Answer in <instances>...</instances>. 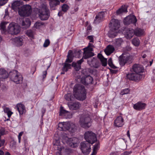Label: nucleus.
I'll return each instance as SVG.
<instances>
[{
  "instance_id": "obj_1",
  "label": "nucleus",
  "mask_w": 155,
  "mask_h": 155,
  "mask_svg": "<svg viewBox=\"0 0 155 155\" xmlns=\"http://www.w3.org/2000/svg\"><path fill=\"white\" fill-rule=\"evenodd\" d=\"M132 73L127 74V77L130 80L138 81L144 77L142 73L144 68H130Z\"/></svg>"
},
{
  "instance_id": "obj_2",
  "label": "nucleus",
  "mask_w": 155,
  "mask_h": 155,
  "mask_svg": "<svg viewBox=\"0 0 155 155\" xmlns=\"http://www.w3.org/2000/svg\"><path fill=\"white\" fill-rule=\"evenodd\" d=\"M75 96L78 100L83 101L86 98L87 92L84 86L80 84L75 85L73 88Z\"/></svg>"
},
{
  "instance_id": "obj_3",
  "label": "nucleus",
  "mask_w": 155,
  "mask_h": 155,
  "mask_svg": "<svg viewBox=\"0 0 155 155\" xmlns=\"http://www.w3.org/2000/svg\"><path fill=\"white\" fill-rule=\"evenodd\" d=\"M39 16L42 20H47L50 16V12L47 5L42 4L38 10Z\"/></svg>"
},
{
  "instance_id": "obj_4",
  "label": "nucleus",
  "mask_w": 155,
  "mask_h": 155,
  "mask_svg": "<svg viewBox=\"0 0 155 155\" xmlns=\"http://www.w3.org/2000/svg\"><path fill=\"white\" fill-rule=\"evenodd\" d=\"M8 77L16 84L21 83L22 82V76L16 70H13L10 72L8 74Z\"/></svg>"
},
{
  "instance_id": "obj_5",
  "label": "nucleus",
  "mask_w": 155,
  "mask_h": 155,
  "mask_svg": "<svg viewBox=\"0 0 155 155\" xmlns=\"http://www.w3.org/2000/svg\"><path fill=\"white\" fill-rule=\"evenodd\" d=\"M59 130L66 131L68 130L71 133L74 132L76 130L74 124L69 122H60L58 125Z\"/></svg>"
},
{
  "instance_id": "obj_6",
  "label": "nucleus",
  "mask_w": 155,
  "mask_h": 155,
  "mask_svg": "<svg viewBox=\"0 0 155 155\" xmlns=\"http://www.w3.org/2000/svg\"><path fill=\"white\" fill-rule=\"evenodd\" d=\"M79 122L81 126L85 129L89 128L91 125V120L88 115L82 116L80 117Z\"/></svg>"
},
{
  "instance_id": "obj_7",
  "label": "nucleus",
  "mask_w": 155,
  "mask_h": 155,
  "mask_svg": "<svg viewBox=\"0 0 155 155\" xmlns=\"http://www.w3.org/2000/svg\"><path fill=\"white\" fill-rule=\"evenodd\" d=\"M31 12V6L29 5H23L19 9L18 13L21 16H28L30 15Z\"/></svg>"
},
{
  "instance_id": "obj_8",
  "label": "nucleus",
  "mask_w": 155,
  "mask_h": 155,
  "mask_svg": "<svg viewBox=\"0 0 155 155\" xmlns=\"http://www.w3.org/2000/svg\"><path fill=\"white\" fill-rule=\"evenodd\" d=\"M84 138L86 141L92 144L97 141L96 135L91 131H87L84 134Z\"/></svg>"
},
{
  "instance_id": "obj_9",
  "label": "nucleus",
  "mask_w": 155,
  "mask_h": 155,
  "mask_svg": "<svg viewBox=\"0 0 155 155\" xmlns=\"http://www.w3.org/2000/svg\"><path fill=\"white\" fill-rule=\"evenodd\" d=\"M8 32L12 35H16L20 32V27L14 23H10L8 27Z\"/></svg>"
},
{
  "instance_id": "obj_10",
  "label": "nucleus",
  "mask_w": 155,
  "mask_h": 155,
  "mask_svg": "<svg viewBox=\"0 0 155 155\" xmlns=\"http://www.w3.org/2000/svg\"><path fill=\"white\" fill-rule=\"evenodd\" d=\"M81 149L82 153L85 155L88 154L91 151L90 143L87 141H83L81 143Z\"/></svg>"
},
{
  "instance_id": "obj_11",
  "label": "nucleus",
  "mask_w": 155,
  "mask_h": 155,
  "mask_svg": "<svg viewBox=\"0 0 155 155\" xmlns=\"http://www.w3.org/2000/svg\"><path fill=\"white\" fill-rule=\"evenodd\" d=\"M137 21V20L135 15H130L124 19L123 23L125 25L132 24L134 25H136V23Z\"/></svg>"
},
{
  "instance_id": "obj_12",
  "label": "nucleus",
  "mask_w": 155,
  "mask_h": 155,
  "mask_svg": "<svg viewBox=\"0 0 155 155\" xmlns=\"http://www.w3.org/2000/svg\"><path fill=\"white\" fill-rule=\"evenodd\" d=\"M110 30L112 31L118 30L120 26V23L117 19H112L109 24Z\"/></svg>"
},
{
  "instance_id": "obj_13",
  "label": "nucleus",
  "mask_w": 155,
  "mask_h": 155,
  "mask_svg": "<svg viewBox=\"0 0 155 155\" xmlns=\"http://www.w3.org/2000/svg\"><path fill=\"white\" fill-rule=\"evenodd\" d=\"M19 24L22 26V28L25 29L27 28L30 26L31 24V21L28 18H20Z\"/></svg>"
},
{
  "instance_id": "obj_14",
  "label": "nucleus",
  "mask_w": 155,
  "mask_h": 155,
  "mask_svg": "<svg viewBox=\"0 0 155 155\" xmlns=\"http://www.w3.org/2000/svg\"><path fill=\"white\" fill-rule=\"evenodd\" d=\"M104 12L103 11L99 12L96 16L94 20V23L98 24L103 21Z\"/></svg>"
},
{
  "instance_id": "obj_15",
  "label": "nucleus",
  "mask_w": 155,
  "mask_h": 155,
  "mask_svg": "<svg viewBox=\"0 0 155 155\" xmlns=\"http://www.w3.org/2000/svg\"><path fill=\"white\" fill-rule=\"evenodd\" d=\"M147 106L146 104L139 101L134 105V109L137 110H141L144 109Z\"/></svg>"
},
{
  "instance_id": "obj_16",
  "label": "nucleus",
  "mask_w": 155,
  "mask_h": 155,
  "mask_svg": "<svg viewBox=\"0 0 155 155\" xmlns=\"http://www.w3.org/2000/svg\"><path fill=\"white\" fill-rule=\"evenodd\" d=\"M124 124V120L121 116L117 117L114 120V125L116 127H121Z\"/></svg>"
},
{
  "instance_id": "obj_17",
  "label": "nucleus",
  "mask_w": 155,
  "mask_h": 155,
  "mask_svg": "<svg viewBox=\"0 0 155 155\" xmlns=\"http://www.w3.org/2000/svg\"><path fill=\"white\" fill-rule=\"evenodd\" d=\"M90 49V48L89 47L84 48L83 59H87L94 56V54L90 51L91 50Z\"/></svg>"
},
{
  "instance_id": "obj_18",
  "label": "nucleus",
  "mask_w": 155,
  "mask_h": 155,
  "mask_svg": "<svg viewBox=\"0 0 155 155\" xmlns=\"http://www.w3.org/2000/svg\"><path fill=\"white\" fill-rule=\"evenodd\" d=\"M120 64L121 67L123 66L125 64H130L132 62V58L130 56L124 57L120 60Z\"/></svg>"
},
{
  "instance_id": "obj_19",
  "label": "nucleus",
  "mask_w": 155,
  "mask_h": 155,
  "mask_svg": "<svg viewBox=\"0 0 155 155\" xmlns=\"http://www.w3.org/2000/svg\"><path fill=\"white\" fill-rule=\"evenodd\" d=\"M93 81L92 77L90 75H87L84 77H82L81 79V82L85 84H92Z\"/></svg>"
},
{
  "instance_id": "obj_20",
  "label": "nucleus",
  "mask_w": 155,
  "mask_h": 155,
  "mask_svg": "<svg viewBox=\"0 0 155 155\" xmlns=\"http://www.w3.org/2000/svg\"><path fill=\"white\" fill-rule=\"evenodd\" d=\"M135 35L134 30L132 28H129L127 29L125 32V36L127 39H130Z\"/></svg>"
},
{
  "instance_id": "obj_21",
  "label": "nucleus",
  "mask_w": 155,
  "mask_h": 155,
  "mask_svg": "<svg viewBox=\"0 0 155 155\" xmlns=\"http://www.w3.org/2000/svg\"><path fill=\"white\" fill-rule=\"evenodd\" d=\"M15 109L18 110L20 115L23 114L25 110V106L21 103L17 104Z\"/></svg>"
},
{
  "instance_id": "obj_22",
  "label": "nucleus",
  "mask_w": 155,
  "mask_h": 155,
  "mask_svg": "<svg viewBox=\"0 0 155 155\" xmlns=\"http://www.w3.org/2000/svg\"><path fill=\"white\" fill-rule=\"evenodd\" d=\"M14 44L17 47L22 46L23 44V39L22 38L20 37H16L14 38Z\"/></svg>"
},
{
  "instance_id": "obj_23",
  "label": "nucleus",
  "mask_w": 155,
  "mask_h": 155,
  "mask_svg": "<svg viewBox=\"0 0 155 155\" xmlns=\"http://www.w3.org/2000/svg\"><path fill=\"white\" fill-rule=\"evenodd\" d=\"M68 106L71 110H76L81 107V104L78 102H75L72 104H68Z\"/></svg>"
},
{
  "instance_id": "obj_24",
  "label": "nucleus",
  "mask_w": 155,
  "mask_h": 155,
  "mask_svg": "<svg viewBox=\"0 0 155 155\" xmlns=\"http://www.w3.org/2000/svg\"><path fill=\"white\" fill-rule=\"evenodd\" d=\"M8 77V74L4 68H0V79H5Z\"/></svg>"
},
{
  "instance_id": "obj_25",
  "label": "nucleus",
  "mask_w": 155,
  "mask_h": 155,
  "mask_svg": "<svg viewBox=\"0 0 155 155\" xmlns=\"http://www.w3.org/2000/svg\"><path fill=\"white\" fill-rule=\"evenodd\" d=\"M115 50L114 47L111 45H108L105 50V52L107 55H109L113 53Z\"/></svg>"
},
{
  "instance_id": "obj_26",
  "label": "nucleus",
  "mask_w": 155,
  "mask_h": 155,
  "mask_svg": "<svg viewBox=\"0 0 155 155\" xmlns=\"http://www.w3.org/2000/svg\"><path fill=\"white\" fill-rule=\"evenodd\" d=\"M83 61V58L76 62L74 61L72 63V66L74 68H81V64Z\"/></svg>"
},
{
  "instance_id": "obj_27",
  "label": "nucleus",
  "mask_w": 155,
  "mask_h": 155,
  "mask_svg": "<svg viewBox=\"0 0 155 155\" xmlns=\"http://www.w3.org/2000/svg\"><path fill=\"white\" fill-rule=\"evenodd\" d=\"M134 30V34L137 36L140 37L144 33V30L141 28H137Z\"/></svg>"
},
{
  "instance_id": "obj_28",
  "label": "nucleus",
  "mask_w": 155,
  "mask_h": 155,
  "mask_svg": "<svg viewBox=\"0 0 155 155\" xmlns=\"http://www.w3.org/2000/svg\"><path fill=\"white\" fill-rule=\"evenodd\" d=\"M75 95L71 93H68L64 95L65 100L67 101H73L75 98Z\"/></svg>"
},
{
  "instance_id": "obj_29",
  "label": "nucleus",
  "mask_w": 155,
  "mask_h": 155,
  "mask_svg": "<svg viewBox=\"0 0 155 155\" xmlns=\"http://www.w3.org/2000/svg\"><path fill=\"white\" fill-rule=\"evenodd\" d=\"M78 139L76 138H72L70 139L71 146L73 148H75L77 146Z\"/></svg>"
},
{
  "instance_id": "obj_30",
  "label": "nucleus",
  "mask_w": 155,
  "mask_h": 155,
  "mask_svg": "<svg viewBox=\"0 0 155 155\" xmlns=\"http://www.w3.org/2000/svg\"><path fill=\"white\" fill-rule=\"evenodd\" d=\"M127 12V9L125 7L122 6L121 8L116 11L117 14L120 15L124 12Z\"/></svg>"
},
{
  "instance_id": "obj_31",
  "label": "nucleus",
  "mask_w": 155,
  "mask_h": 155,
  "mask_svg": "<svg viewBox=\"0 0 155 155\" xmlns=\"http://www.w3.org/2000/svg\"><path fill=\"white\" fill-rule=\"evenodd\" d=\"M5 130L4 128H2L0 129V147L3 146L4 143V140H1V136L4 134Z\"/></svg>"
},
{
  "instance_id": "obj_32",
  "label": "nucleus",
  "mask_w": 155,
  "mask_h": 155,
  "mask_svg": "<svg viewBox=\"0 0 155 155\" xmlns=\"http://www.w3.org/2000/svg\"><path fill=\"white\" fill-rule=\"evenodd\" d=\"M3 108L4 111L5 113H7L8 115V117L10 118L12 115L13 114V112H12L10 110L8 107H5L4 106L3 107Z\"/></svg>"
},
{
  "instance_id": "obj_33",
  "label": "nucleus",
  "mask_w": 155,
  "mask_h": 155,
  "mask_svg": "<svg viewBox=\"0 0 155 155\" xmlns=\"http://www.w3.org/2000/svg\"><path fill=\"white\" fill-rule=\"evenodd\" d=\"M123 41V40L121 38L117 39L114 44V45L117 48L120 46Z\"/></svg>"
},
{
  "instance_id": "obj_34",
  "label": "nucleus",
  "mask_w": 155,
  "mask_h": 155,
  "mask_svg": "<svg viewBox=\"0 0 155 155\" xmlns=\"http://www.w3.org/2000/svg\"><path fill=\"white\" fill-rule=\"evenodd\" d=\"M132 43L135 46H138L140 43V41L137 38H134L132 41Z\"/></svg>"
},
{
  "instance_id": "obj_35",
  "label": "nucleus",
  "mask_w": 155,
  "mask_h": 155,
  "mask_svg": "<svg viewBox=\"0 0 155 155\" xmlns=\"http://www.w3.org/2000/svg\"><path fill=\"white\" fill-rule=\"evenodd\" d=\"M7 24V23L5 22H2L0 24V29L2 32H5L6 31L5 25Z\"/></svg>"
},
{
  "instance_id": "obj_36",
  "label": "nucleus",
  "mask_w": 155,
  "mask_h": 155,
  "mask_svg": "<svg viewBox=\"0 0 155 155\" xmlns=\"http://www.w3.org/2000/svg\"><path fill=\"white\" fill-rule=\"evenodd\" d=\"M96 143L94 145L93 149V151L94 152H96V151L98 150V149L100 147V143L99 141H97V140L96 141Z\"/></svg>"
},
{
  "instance_id": "obj_37",
  "label": "nucleus",
  "mask_w": 155,
  "mask_h": 155,
  "mask_svg": "<svg viewBox=\"0 0 155 155\" xmlns=\"http://www.w3.org/2000/svg\"><path fill=\"white\" fill-rule=\"evenodd\" d=\"M107 63L110 68H118L117 67L115 66L113 64L112 61V59L111 58H110L108 59L107 61Z\"/></svg>"
},
{
  "instance_id": "obj_38",
  "label": "nucleus",
  "mask_w": 155,
  "mask_h": 155,
  "mask_svg": "<svg viewBox=\"0 0 155 155\" xmlns=\"http://www.w3.org/2000/svg\"><path fill=\"white\" fill-rule=\"evenodd\" d=\"M69 6L66 4H64L61 6L62 10L64 12H66L69 9Z\"/></svg>"
},
{
  "instance_id": "obj_39",
  "label": "nucleus",
  "mask_w": 155,
  "mask_h": 155,
  "mask_svg": "<svg viewBox=\"0 0 155 155\" xmlns=\"http://www.w3.org/2000/svg\"><path fill=\"white\" fill-rule=\"evenodd\" d=\"M68 113V111L64 110L63 107H61L59 114L60 116H63Z\"/></svg>"
},
{
  "instance_id": "obj_40",
  "label": "nucleus",
  "mask_w": 155,
  "mask_h": 155,
  "mask_svg": "<svg viewBox=\"0 0 155 155\" xmlns=\"http://www.w3.org/2000/svg\"><path fill=\"white\" fill-rule=\"evenodd\" d=\"M20 3L19 1H15L12 4V6L13 8H17L20 6Z\"/></svg>"
},
{
  "instance_id": "obj_41",
  "label": "nucleus",
  "mask_w": 155,
  "mask_h": 155,
  "mask_svg": "<svg viewBox=\"0 0 155 155\" xmlns=\"http://www.w3.org/2000/svg\"><path fill=\"white\" fill-rule=\"evenodd\" d=\"M130 90L128 88L125 89L121 91L120 94L123 95L124 94H128L129 93Z\"/></svg>"
},
{
  "instance_id": "obj_42",
  "label": "nucleus",
  "mask_w": 155,
  "mask_h": 155,
  "mask_svg": "<svg viewBox=\"0 0 155 155\" xmlns=\"http://www.w3.org/2000/svg\"><path fill=\"white\" fill-rule=\"evenodd\" d=\"M26 34L29 37L33 38L34 35L32 31L31 30H28Z\"/></svg>"
},
{
  "instance_id": "obj_43",
  "label": "nucleus",
  "mask_w": 155,
  "mask_h": 155,
  "mask_svg": "<svg viewBox=\"0 0 155 155\" xmlns=\"http://www.w3.org/2000/svg\"><path fill=\"white\" fill-rule=\"evenodd\" d=\"M44 23L41 22H37L34 25V26L37 28H38L40 26L44 25Z\"/></svg>"
},
{
  "instance_id": "obj_44",
  "label": "nucleus",
  "mask_w": 155,
  "mask_h": 155,
  "mask_svg": "<svg viewBox=\"0 0 155 155\" xmlns=\"http://www.w3.org/2000/svg\"><path fill=\"white\" fill-rule=\"evenodd\" d=\"M57 148H58V150H59V152H58V153L57 154V155H58V154L59 155H62L63 151L64 150V148L62 147H59L57 145Z\"/></svg>"
},
{
  "instance_id": "obj_45",
  "label": "nucleus",
  "mask_w": 155,
  "mask_h": 155,
  "mask_svg": "<svg viewBox=\"0 0 155 155\" xmlns=\"http://www.w3.org/2000/svg\"><path fill=\"white\" fill-rule=\"evenodd\" d=\"M110 72V73L112 74H117L118 71L117 69H116V68H108Z\"/></svg>"
},
{
  "instance_id": "obj_46",
  "label": "nucleus",
  "mask_w": 155,
  "mask_h": 155,
  "mask_svg": "<svg viewBox=\"0 0 155 155\" xmlns=\"http://www.w3.org/2000/svg\"><path fill=\"white\" fill-rule=\"evenodd\" d=\"M102 66L105 67L107 65V59L104 58L101 61Z\"/></svg>"
},
{
  "instance_id": "obj_47",
  "label": "nucleus",
  "mask_w": 155,
  "mask_h": 155,
  "mask_svg": "<svg viewBox=\"0 0 155 155\" xmlns=\"http://www.w3.org/2000/svg\"><path fill=\"white\" fill-rule=\"evenodd\" d=\"M50 44V41L48 39H46L43 45L44 47H47Z\"/></svg>"
},
{
  "instance_id": "obj_48",
  "label": "nucleus",
  "mask_w": 155,
  "mask_h": 155,
  "mask_svg": "<svg viewBox=\"0 0 155 155\" xmlns=\"http://www.w3.org/2000/svg\"><path fill=\"white\" fill-rule=\"evenodd\" d=\"M47 75V71H43V74L41 76V78H42V81H44V79L46 78Z\"/></svg>"
},
{
  "instance_id": "obj_49",
  "label": "nucleus",
  "mask_w": 155,
  "mask_h": 155,
  "mask_svg": "<svg viewBox=\"0 0 155 155\" xmlns=\"http://www.w3.org/2000/svg\"><path fill=\"white\" fill-rule=\"evenodd\" d=\"M8 0H0V6H2L6 3Z\"/></svg>"
},
{
  "instance_id": "obj_50",
  "label": "nucleus",
  "mask_w": 155,
  "mask_h": 155,
  "mask_svg": "<svg viewBox=\"0 0 155 155\" xmlns=\"http://www.w3.org/2000/svg\"><path fill=\"white\" fill-rule=\"evenodd\" d=\"M68 62L65 63L63 68H71V65L70 64L67 63Z\"/></svg>"
},
{
  "instance_id": "obj_51",
  "label": "nucleus",
  "mask_w": 155,
  "mask_h": 155,
  "mask_svg": "<svg viewBox=\"0 0 155 155\" xmlns=\"http://www.w3.org/2000/svg\"><path fill=\"white\" fill-rule=\"evenodd\" d=\"M23 132H20L18 135V142L20 143L21 141V136H22L23 134Z\"/></svg>"
},
{
  "instance_id": "obj_52",
  "label": "nucleus",
  "mask_w": 155,
  "mask_h": 155,
  "mask_svg": "<svg viewBox=\"0 0 155 155\" xmlns=\"http://www.w3.org/2000/svg\"><path fill=\"white\" fill-rule=\"evenodd\" d=\"M87 38L90 40V42H93L94 41V38L93 36L90 35L87 36Z\"/></svg>"
},
{
  "instance_id": "obj_53",
  "label": "nucleus",
  "mask_w": 155,
  "mask_h": 155,
  "mask_svg": "<svg viewBox=\"0 0 155 155\" xmlns=\"http://www.w3.org/2000/svg\"><path fill=\"white\" fill-rule=\"evenodd\" d=\"M73 58H67L66 60V62L68 63H71L73 61Z\"/></svg>"
},
{
  "instance_id": "obj_54",
  "label": "nucleus",
  "mask_w": 155,
  "mask_h": 155,
  "mask_svg": "<svg viewBox=\"0 0 155 155\" xmlns=\"http://www.w3.org/2000/svg\"><path fill=\"white\" fill-rule=\"evenodd\" d=\"M73 55L72 52L71 53L68 52V54L67 56V58H70L73 59Z\"/></svg>"
},
{
  "instance_id": "obj_55",
  "label": "nucleus",
  "mask_w": 155,
  "mask_h": 155,
  "mask_svg": "<svg viewBox=\"0 0 155 155\" xmlns=\"http://www.w3.org/2000/svg\"><path fill=\"white\" fill-rule=\"evenodd\" d=\"M62 71L61 72V74H64L65 72L68 71V68H62Z\"/></svg>"
},
{
  "instance_id": "obj_56",
  "label": "nucleus",
  "mask_w": 155,
  "mask_h": 155,
  "mask_svg": "<svg viewBox=\"0 0 155 155\" xmlns=\"http://www.w3.org/2000/svg\"><path fill=\"white\" fill-rule=\"evenodd\" d=\"M97 56L100 59L101 61L105 58L102 55L100 54H98Z\"/></svg>"
},
{
  "instance_id": "obj_57",
  "label": "nucleus",
  "mask_w": 155,
  "mask_h": 155,
  "mask_svg": "<svg viewBox=\"0 0 155 155\" xmlns=\"http://www.w3.org/2000/svg\"><path fill=\"white\" fill-rule=\"evenodd\" d=\"M132 68H141L139 64H135L133 65Z\"/></svg>"
},
{
  "instance_id": "obj_58",
  "label": "nucleus",
  "mask_w": 155,
  "mask_h": 155,
  "mask_svg": "<svg viewBox=\"0 0 155 155\" xmlns=\"http://www.w3.org/2000/svg\"><path fill=\"white\" fill-rule=\"evenodd\" d=\"M75 53L78 54V55L79 56H80L81 54L82 51L81 50H78L76 51H75Z\"/></svg>"
},
{
  "instance_id": "obj_59",
  "label": "nucleus",
  "mask_w": 155,
  "mask_h": 155,
  "mask_svg": "<svg viewBox=\"0 0 155 155\" xmlns=\"http://www.w3.org/2000/svg\"><path fill=\"white\" fill-rule=\"evenodd\" d=\"M130 153V152L127 151H125L124 153H122V155H129Z\"/></svg>"
},
{
  "instance_id": "obj_60",
  "label": "nucleus",
  "mask_w": 155,
  "mask_h": 155,
  "mask_svg": "<svg viewBox=\"0 0 155 155\" xmlns=\"http://www.w3.org/2000/svg\"><path fill=\"white\" fill-rule=\"evenodd\" d=\"M110 155H117V152H112L110 153Z\"/></svg>"
},
{
  "instance_id": "obj_61",
  "label": "nucleus",
  "mask_w": 155,
  "mask_h": 155,
  "mask_svg": "<svg viewBox=\"0 0 155 155\" xmlns=\"http://www.w3.org/2000/svg\"><path fill=\"white\" fill-rule=\"evenodd\" d=\"M62 15H63L62 12H60L58 13V15L59 16H62Z\"/></svg>"
},
{
  "instance_id": "obj_62",
  "label": "nucleus",
  "mask_w": 155,
  "mask_h": 155,
  "mask_svg": "<svg viewBox=\"0 0 155 155\" xmlns=\"http://www.w3.org/2000/svg\"><path fill=\"white\" fill-rule=\"evenodd\" d=\"M127 136L129 137V138L130 139V131L129 130L127 131Z\"/></svg>"
},
{
  "instance_id": "obj_63",
  "label": "nucleus",
  "mask_w": 155,
  "mask_h": 155,
  "mask_svg": "<svg viewBox=\"0 0 155 155\" xmlns=\"http://www.w3.org/2000/svg\"><path fill=\"white\" fill-rule=\"evenodd\" d=\"M110 34H111V37H115L116 36V34H113V33H112V32H111V33H110Z\"/></svg>"
},
{
  "instance_id": "obj_64",
  "label": "nucleus",
  "mask_w": 155,
  "mask_h": 155,
  "mask_svg": "<svg viewBox=\"0 0 155 155\" xmlns=\"http://www.w3.org/2000/svg\"><path fill=\"white\" fill-rule=\"evenodd\" d=\"M4 152L1 150H0V155H4Z\"/></svg>"
}]
</instances>
